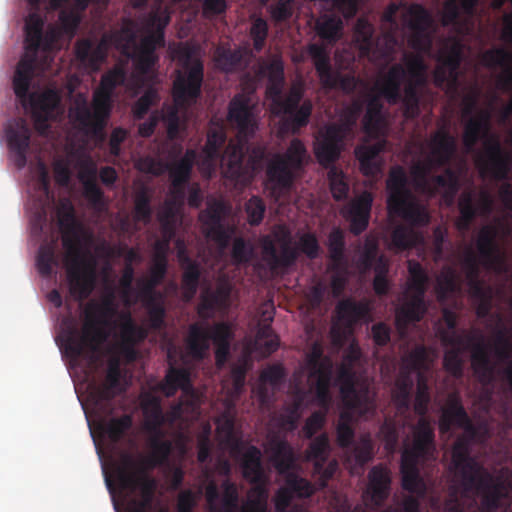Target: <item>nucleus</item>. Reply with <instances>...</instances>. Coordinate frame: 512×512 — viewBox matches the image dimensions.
I'll list each match as a JSON object with an SVG mask.
<instances>
[{
  "label": "nucleus",
  "instance_id": "1",
  "mask_svg": "<svg viewBox=\"0 0 512 512\" xmlns=\"http://www.w3.org/2000/svg\"><path fill=\"white\" fill-rule=\"evenodd\" d=\"M56 215L62 234V245L66 251L69 293L75 300L83 301L93 292L97 279V259L83 245L84 240H91V236L77 219L75 208L70 201H62Z\"/></svg>",
  "mask_w": 512,
  "mask_h": 512
},
{
  "label": "nucleus",
  "instance_id": "2",
  "mask_svg": "<svg viewBox=\"0 0 512 512\" xmlns=\"http://www.w3.org/2000/svg\"><path fill=\"white\" fill-rule=\"evenodd\" d=\"M115 315L117 307L112 290L100 302L90 301L83 311L81 330L69 326L63 331L62 347L65 354L73 360L82 357L94 361L95 354L110 335L108 328Z\"/></svg>",
  "mask_w": 512,
  "mask_h": 512
},
{
  "label": "nucleus",
  "instance_id": "3",
  "mask_svg": "<svg viewBox=\"0 0 512 512\" xmlns=\"http://www.w3.org/2000/svg\"><path fill=\"white\" fill-rule=\"evenodd\" d=\"M171 20L167 8L158 6L145 18L146 35L136 45V33L129 22L121 29L105 34L110 45L114 46L123 56L135 62L136 69L141 74H148L159 61L157 48L165 46V29Z\"/></svg>",
  "mask_w": 512,
  "mask_h": 512
},
{
  "label": "nucleus",
  "instance_id": "4",
  "mask_svg": "<svg viewBox=\"0 0 512 512\" xmlns=\"http://www.w3.org/2000/svg\"><path fill=\"white\" fill-rule=\"evenodd\" d=\"M407 69L400 63L392 65L376 83L379 95L390 105L402 104L403 115L416 119L420 115L419 87L426 84V65L420 56H409Z\"/></svg>",
  "mask_w": 512,
  "mask_h": 512
},
{
  "label": "nucleus",
  "instance_id": "5",
  "mask_svg": "<svg viewBox=\"0 0 512 512\" xmlns=\"http://www.w3.org/2000/svg\"><path fill=\"white\" fill-rule=\"evenodd\" d=\"M452 466L460 478L464 492H474L481 497L482 508L492 512L500 507L507 496L508 485L501 477L485 471L470 455V445L465 438H459L452 448Z\"/></svg>",
  "mask_w": 512,
  "mask_h": 512
},
{
  "label": "nucleus",
  "instance_id": "6",
  "mask_svg": "<svg viewBox=\"0 0 512 512\" xmlns=\"http://www.w3.org/2000/svg\"><path fill=\"white\" fill-rule=\"evenodd\" d=\"M442 340L452 348L444 353L443 366L445 370L456 378L463 375V348H471V364L477 380L482 385H490L495 380L496 366L491 362L488 345L480 332L469 333L465 337L444 332Z\"/></svg>",
  "mask_w": 512,
  "mask_h": 512
},
{
  "label": "nucleus",
  "instance_id": "7",
  "mask_svg": "<svg viewBox=\"0 0 512 512\" xmlns=\"http://www.w3.org/2000/svg\"><path fill=\"white\" fill-rule=\"evenodd\" d=\"M308 151L298 138L290 141L283 153H275L266 163L264 187L269 196L280 200L294 187L308 162Z\"/></svg>",
  "mask_w": 512,
  "mask_h": 512
},
{
  "label": "nucleus",
  "instance_id": "8",
  "mask_svg": "<svg viewBox=\"0 0 512 512\" xmlns=\"http://www.w3.org/2000/svg\"><path fill=\"white\" fill-rule=\"evenodd\" d=\"M413 427V440L401 455V486L407 492L423 496L428 491L427 484L420 474L419 461L429 457L435 450V431L427 416H419Z\"/></svg>",
  "mask_w": 512,
  "mask_h": 512
},
{
  "label": "nucleus",
  "instance_id": "9",
  "mask_svg": "<svg viewBox=\"0 0 512 512\" xmlns=\"http://www.w3.org/2000/svg\"><path fill=\"white\" fill-rule=\"evenodd\" d=\"M362 111V101L355 99L341 111L336 122L326 124L318 132L314 154L321 166L328 167L340 158L346 140L354 136V129Z\"/></svg>",
  "mask_w": 512,
  "mask_h": 512
},
{
  "label": "nucleus",
  "instance_id": "10",
  "mask_svg": "<svg viewBox=\"0 0 512 512\" xmlns=\"http://www.w3.org/2000/svg\"><path fill=\"white\" fill-rule=\"evenodd\" d=\"M430 154L424 160L414 162L410 174L415 189L419 192L435 195V188L430 182V174L435 168L448 165L456 153V139L450 132L441 128L430 138Z\"/></svg>",
  "mask_w": 512,
  "mask_h": 512
},
{
  "label": "nucleus",
  "instance_id": "11",
  "mask_svg": "<svg viewBox=\"0 0 512 512\" xmlns=\"http://www.w3.org/2000/svg\"><path fill=\"white\" fill-rule=\"evenodd\" d=\"M284 81H268L266 94L271 101V112L276 116H286L283 127L297 133L308 125L313 105L311 100L302 101L303 92L292 87L287 95L283 96Z\"/></svg>",
  "mask_w": 512,
  "mask_h": 512
},
{
  "label": "nucleus",
  "instance_id": "12",
  "mask_svg": "<svg viewBox=\"0 0 512 512\" xmlns=\"http://www.w3.org/2000/svg\"><path fill=\"white\" fill-rule=\"evenodd\" d=\"M150 454L148 456L140 455L138 458L129 452H123L120 455L119 462L114 464V474H120L125 471L130 477L144 481L149 479L154 486H157L156 480L149 472L157 467L167 466L170 463V457L173 452V443L164 439L163 430L158 433H149Z\"/></svg>",
  "mask_w": 512,
  "mask_h": 512
},
{
  "label": "nucleus",
  "instance_id": "13",
  "mask_svg": "<svg viewBox=\"0 0 512 512\" xmlns=\"http://www.w3.org/2000/svg\"><path fill=\"white\" fill-rule=\"evenodd\" d=\"M389 211L412 226H426L430 222L427 209L418 203L408 187V178L403 167H393L388 175Z\"/></svg>",
  "mask_w": 512,
  "mask_h": 512
},
{
  "label": "nucleus",
  "instance_id": "14",
  "mask_svg": "<svg viewBox=\"0 0 512 512\" xmlns=\"http://www.w3.org/2000/svg\"><path fill=\"white\" fill-rule=\"evenodd\" d=\"M182 70L177 71L172 87L175 104L181 108L193 105L201 96L204 81V64L196 56V48L183 45L178 50Z\"/></svg>",
  "mask_w": 512,
  "mask_h": 512
},
{
  "label": "nucleus",
  "instance_id": "15",
  "mask_svg": "<svg viewBox=\"0 0 512 512\" xmlns=\"http://www.w3.org/2000/svg\"><path fill=\"white\" fill-rule=\"evenodd\" d=\"M43 19L37 12H32L26 19L25 52L21 56L13 77L15 95L25 99L37 69L39 43L43 33Z\"/></svg>",
  "mask_w": 512,
  "mask_h": 512
},
{
  "label": "nucleus",
  "instance_id": "16",
  "mask_svg": "<svg viewBox=\"0 0 512 512\" xmlns=\"http://www.w3.org/2000/svg\"><path fill=\"white\" fill-rule=\"evenodd\" d=\"M226 140L227 135L223 125L209 128L206 143L202 149L204 163L212 165L221 158L226 164L225 175L234 181H238L247 173V167L244 165V145L242 143H229L224 154L221 155Z\"/></svg>",
  "mask_w": 512,
  "mask_h": 512
},
{
  "label": "nucleus",
  "instance_id": "17",
  "mask_svg": "<svg viewBox=\"0 0 512 512\" xmlns=\"http://www.w3.org/2000/svg\"><path fill=\"white\" fill-rule=\"evenodd\" d=\"M112 97V93L98 87L93 94L92 109L85 99L77 101L70 110V116L77 128L87 136L104 140Z\"/></svg>",
  "mask_w": 512,
  "mask_h": 512
},
{
  "label": "nucleus",
  "instance_id": "18",
  "mask_svg": "<svg viewBox=\"0 0 512 512\" xmlns=\"http://www.w3.org/2000/svg\"><path fill=\"white\" fill-rule=\"evenodd\" d=\"M308 53L313 61L316 73L322 86L326 89H340L346 94H352L359 86H363V80L354 73L342 74L334 71L331 66L330 55L326 47L321 44H310Z\"/></svg>",
  "mask_w": 512,
  "mask_h": 512
},
{
  "label": "nucleus",
  "instance_id": "19",
  "mask_svg": "<svg viewBox=\"0 0 512 512\" xmlns=\"http://www.w3.org/2000/svg\"><path fill=\"white\" fill-rule=\"evenodd\" d=\"M121 379L120 359L113 357L108 361L104 380L91 387L90 398L99 413L106 414L107 416L113 413L112 400L125 390Z\"/></svg>",
  "mask_w": 512,
  "mask_h": 512
},
{
  "label": "nucleus",
  "instance_id": "20",
  "mask_svg": "<svg viewBox=\"0 0 512 512\" xmlns=\"http://www.w3.org/2000/svg\"><path fill=\"white\" fill-rule=\"evenodd\" d=\"M114 475L120 492L129 498L126 512H148L157 486H154L149 479H143L144 481L134 479L125 471Z\"/></svg>",
  "mask_w": 512,
  "mask_h": 512
},
{
  "label": "nucleus",
  "instance_id": "21",
  "mask_svg": "<svg viewBox=\"0 0 512 512\" xmlns=\"http://www.w3.org/2000/svg\"><path fill=\"white\" fill-rule=\"evenodd\" d=\"M118 319L117 352L127 363H132L138 358L136 346L145 341L148 330L137 324L129 311L120 312Z\"/></svg>",
  "mask_w": 512,
  "mask_h": 512
},
{
  "label": "nucleus",
  "instance_id": "22",
  "mask_svg": "<svg viewBox=\"0 0 512 512\" xmlns=\"http://www.w3.org/2000/svg\"><path fill=\"white\" fill-rule=\"evenodd\" d=\"M330 444L326 433L315 437L306 449V459L313 462V474L318 477L317 486L324 489L338 470V462L329 460Z\"/></svg>",
  "mask_w": 512,
  "mask_h": 512
},
{
  "label": "nucleus",
  "instance_id": "23",
  "mask_svg": "<svg viewBox=\"0 0 512 512\" xmlns=\"http://www.w3.org/2000/svg\"><path fill=\"white\" fill-rule=\"evenodd\" d=\"M228 213V207L224 202L215 200L200 212L199 220L203 226L206 238L214 241L220 247L226 248L230 242L233 228L224 224V218Z\"/></svg>",
  "mask_w": 512,
  "mask_h": 512
},
{
  "label": "nucleus",
  "instance_id": "24",
  "mask_svg": "<svg viewBox=\"0 0 512 512\" xmlns=\"http://www.w3.org/2000/svg\"><path fill=\"white\" fill-rule=\"evenodd\" d=\"M403 24L411 31L409 44L415 50L426 51L431 47L428 28L432 23L428 10L421 4H411L402 15Z\"/></svg>",
  "mask_w": 512,
  "mask_h": 512
},
{
  "label": "nucleus",
  "instance_id": "25",
  "mask_svg": "<svg viewBox=\"0 0 512 512\" xmlns=\"http://www.w3.org/2000/svg\"><path fill=\"white\" fill-rule=\"evenodd\" d=\"M228 121L237 128L240 141L247 142L254 137L258 128L254 105L249 96L236 94L228 106Z\"/></svg>",
  "mask_w": 512,
  "mask_h": 512
},
{
  "label": "nucleus",
  "instance_id": "26",
  "mask_svg": "<svg viewBox=\"0 0 512 512\" xmlns=\"http://www.w3.org/2000/svg\"><path fill=\"white\" fill-rule=\"evenodd\" d=\"M7 145L17 169L27 164V153L30 147L31 129L23 118L11 121L5 130Z\"/></svg>",
  "mask_w": 512,
  "mask_h": 512
},
{
  "label": "nucleus",
  "instance_id": "27",
  "mask_svg": "<svg viewBox=\"0 0 512 512\" xmlns=\"http://www.w3.org/2000/svg\"><path fill=\"white\" fill-rule=\"evenodd\" d=\"M483 59L489 67H502L503 75L499 79L500 87L505 91L512 90V52L503 47L492 48L487 50ZM512 115V98L511 101L503 108L500 115L501 122L505 123Z\"/></svg>",
  "mask_w": 512,
  "mask_h": 512
},
{
  "label": "nucleus",
  "instance_id": "28",
  "mask_svg": "<svg viewBox=\"0 0 512 512\" xmlns=\"http://www.w3.org/2000/svg\"><path fill=\"white\" fill-rule=\"evenodd\" d=\"M453 426L462 428L470 433H474L475 430L458 393L449 394L446 406L443 408L439 419L440 432L448 433Z\"/></svg>",
  "mask_w": 512,
  "mask_h": 512
},
{
  "label": "nucleus",
  "instance_id": "29",
  "mask_svg": "<svg viewBox=\"0 0 512 512\" xmlns=\"http://www.w3.org/2000/svg\"><path fill=\"white\" fill-rule=\"evenodd\" d=\"M160 389L166 397H173L180 389L184 397L189 398L190 403L193 404L197 398L196 390L191 381V372L185 367H175L170 364L167 369Z\"/></svg>",
  "mask_w": 512,
  "mask_h": 512
},
{
  "label": "nucleus",
  "instance_id": "30",
  "mask_svg": "<svg viewBox=\"0 0 512 512\" xmlns=\"http://www.w3.org/2000/svg\"><path fill=\"white\" fill-rule=\"evenodd\" d=\"M371 208L372 197L369 193H364L363 195L351 200L342 208L341 214L347 221H349L351 233L354 235H360L367 229L370 220Z\"/></svg>",
  "mask_w": 512,
  "mask_h": 512
},
{
  "label": "nucleus",
  "instance_id": "31",
  "mask_svg": "<svg viewBox=\"0 0 512 512\" xmlns=\"http://www.w3.org/2000/svg\"><path fill=\"white\" fill-rule=\"evenodd\" d=\"M390 485V471L382 465H376L369 471L368 485L363 497L371 505L380 507L390 494Z\"/></svg>",
  "mask_w": 512,
  "mask_h": 512
},
{
  "label": "nucleus",
  "instance_id": "32",
  "mask_svg": "<svg viewBox=\"0 0 512 512\" xmlns=\"http://www.w3.org/2000/svg\"><path fill=\"white\" fill-rule=\"evenodd\" d=\"M512 165V156L506 152L497 139L491 140L486 146L485 168L496 180H505Z\"/></svg>",
  "mask_w": 512,
  "mask_h": 512
},
{
  "label": "nucleus",
  "instance_id": "33",
  "mask_svg": "<svg viewBox=\"0 0 512 512\" xmlns=\"http://www.w3.org/2000/svg\"><path fill=\"white\" fill-rule=\"evenodd\" d=\"M268 452L270 461L280 475L293 470L296 463V456L291 444L278 435H273L268 440Z\"/></svg>",
  "mask_w": 512,
  "mask_h": 512
},
{
  "label": "nucleus",
  "instance_id": "34",
  "mask_svg": "<svg viewBox=\"0 0 512 512\" xmlns=\"http://www.w3.org/2000/svg\"><path fill=\"white\" fill-rule=\"evenodd\" d=\"M196 157L195 150L187 149L184 156L170 167L169 174L175 199L184 200V187L191 177Z\"/></svg>",
  "mask_w": 512,
  "mask_h": 512
},
{
  "label": "nucleus",
  "instance_id": "35",
  "mask_svg": "<svg viewBox=\"0 0 512 512\" xmlns=\"http://www.w3.org/2000/svg\"><path fill=\"white\" fill-rule=\"evenodd\" d=\"M335 313L338 321L346 329L351 330L369 316L370 305L366 300L356 301L353 298H345L337 303Z\"/></svg>",
  "mask_w": 512,
  "mask_h": 512
},
{
  "label": "nucleus",
  "instance_id": "36",
  "mask_svg": "<svg viewBox=\"0 0 512 512\" xmlns=\"http://www.w3.org/2000/svg\"><path fill=\"white\" fill-rule=\"evenodd\" d=\"M110 46L106 35L96 45L89 39H81L75 45V54L79 61L97 68L107 58Z\"/></svg>",
  "mask_w": 512,
  "mask_h": 512
},
{
  "label": "nucleus",
  "instance_id": "37",
  "mask_svg": "<svg viewBox=\"0 0 512 512\" xmlns=\"http://www.w3.org/2000/svg\"><path fill=\"white\" fill-rule=\"evenodd\" d=\"M241 468L243 477L253 486L265 485L267 478L262 465V454L258 447L250 445L241 458Z\"/></svg>",
  "mask_w": 512,
  "mask_h": 512
},
{
  "label": "nucleus",
  "instance_id": "38",
  "mask_svg": "<svg viewBox=\"0 0 512 512\" xmlns=\"http://www.w3.org/2000/svg\"><path fill=\"white\" fill-rule=\"evenodd\" d=\"M386 141L380 140L374 144H361L355 148V156L360 164V170L365 176H376L381 171L378 161L379 154L385 149Z\"/></svg>",
  "mask_w": 512,
  "mask_h": 512
},
{
  "label": "nucleus",
  "instance_id": "39",
  "mask_svg": "<svg viewBox=\"0 0 512 512\" xmlns=\"http://www.w3.org/2000/svg\"><path fill=\"white\" fill-rule=\"evenodd\" d=\"M427 311L424 296L410 294L408 299L396 311V325L398 329H406L414 322H419Z\"/></svg>",
  "mask_w": 512,
  "mask_h": 512
},
{
  "label": "nucleus",
  "instance_id": "40",
  "mask_svg": "<svg viewBox=\"0 0 512 512\" xmlns=\"http://www.w3.org/2000/svg\"><path fill=\"white\" fill-rule=\"evenodd\" d=\"M83 184V195L89 204L96 209L105 206L104 192L97 184V168L93 163L85 165L79 173Z\"/></svg>",
  "mask_w": 512,
  "mask_h": 512
},
{
  "label": "nucleus",
  "instance_id": "41",
  "mask_svg": "<svg viewBox=\"0 0 512 512\" xmlns=\"http://www.w3.org/2000/svg\"><path fill=\"white\" fill-rule=\"evenodd\" d=\"M132 426L133 418L130 414H123L120 417L109 419L102 417L97 424L99 432L107 437L113 445L120 443Z\"/></svg>",
  "mask_w": 512,
  "mask_h": 512
},
{
  "label": "nucleus",
  "instance_id": "42",
  "mask_svg": "<svg viewBox=\"0 0 512 512\" xmlns=\"http://www.w3.org/2000/svg\"><path fill=\"white\" fill-rule=\"evenodd\" d=\"M16 97L22 102L30 101L33 114L37 122L45 123L48 116L56 109L59 103V96L55 91L48 90L41 94H27L25 99Z\"/></svg>",
  "mask_w": 512,
  "mask_h": 512
},
{
  "label": "nucleus",
  "instance_id": "43",
  "mask_svg": "<svg viewBox=\"0 0 512 512\" xmlns=\"http://www.w3.org/2000/svg\"><path fill=\"white\" fill-rule=\"evenodd\" d=\"M498 231L492 225H486L481 228L477 240L476 247L484 265L491 266L497 259L498 245L496 238Z\"/></svg>",
  "mask_w": 512,
  "mask_h": 512
},
{
  "label": "nucleus",
  "instance_id": "44",
  "mask_svg": "<svg viewBox=\"0 0 512 512\" xmlns=\"http://www.w3.org/2000/svg\"><path fill=\"white\" fill-rule=\"evenodd\" d=\"M188 354L195 360H203L210 348L209 329L194 323L189 327L186 340Z\"/></svg>",
  "mask_w": 512,
  "mask_h": 512
},
{
  "label": "nucleus",
  "instance_id": "45",
  "mask_svg": "<svg viewBox=\"0 0 512 512\" xmlns=\"http://www.w3.org/2000/svg\"><path fill=\"white\" fill-rule=\"evenodd\" d=\"M413 387L414 381L410 372L401 370L392 389V400L399 413L409 411Z\"/></svg>",
  "mask_w": 512,
  "mask_h": 512
},
{
  "label": "nucleus",
  "instance_id": "46",
  "mask_svg": "<svg viewBox=\"0 0 512 512\" xmlns=\"http://www.w3.org/2000/svg\"><path fill=\"white\" fill-rule=\"evenodd\" d=\"M490 129V114L487 111H481L477 117L468 120L464 127L463 143L467 149H472L482 136L486 135Z\"/></svg>",
  "mask_w": 512,
  "mask_h": 512
},
{
  "label": "nucleus",
  "instance_id": "47",
  "mask_svg": "<svg viewBox=\"0 0 512 512\" xmlns=\"http://www.w3.org/2000/svg\"><path fill=\"white\" fill-rule=\"evenodd\" d=\"M142 411L145 418V430L148 433L161 432L165 416L159 398L148 395L142 402Z\"/></svg>",
  "mask_w": 512,
  "mask_h": 512
},
{
  "label": "nucleus",
  "instance_id": "48",
  "mask_svg": "<svg viewBox=\"0 0 512 512\" xmlns=\"http://www.w3.org/2000/svg\"><path fill=\"white\" fill-rule=\"evenodd\" d=\"M459 217L456 220V227L461 232H466L470 229L473 221L478 215V205L475 201V194L473 191H464L458 199Z\"/></svg>",
  "mask_w": 512,
  "mask_h": 512
},
{
  "label": "nucleus",
  "instance_id": "49",
  "mask_svg": "<svg viewBox=\"0 0 512 512\" xmlns=\"http://www.w3.org/2000/svg\"><path fill=\"white\" fill-rule=\"evenodd\" d=\"M167 269L168 260H164L162 256H159L158 259L153 257L152 266L149 271V278L142 281L140 286V295L161 297L162 294L157 292L155 289L166 277Z\"/></svg>",
  "mask_w": 512,
  "mask_h": 512
},
{
  "label": "nucleus",
  "instance_id": "50",
  "mask_svg": "<svg viewBox=\"0 0 512 512\" xmlns=\"http://www.w3.org/2000/svg\"><path fill=\"white\" fill-rule=\"evenodd\" d=\"M311 376H317L315 384V399L318 405L328 410L331 396H330V383L332 379V371L330 365H319L316 371L311 372Z\"/></svg>",
  "mask_w": 512,
  "mask_h": 512
},
{
  "label": "nucleus",
  "instance_id": "51",
  "mask_svg": "<svg viewBox=\"0 0 512 512\" xmlns=\"http://www.w3.org/2000/svg\"><path fill=\"white\" fill-rule=\"evenodd\" d=\"M183 270L181 286L183 297L186 301H190L197 293L201 278V266L198 261L181 266Z\"/></svg>",
  "mask_w": 512,
  "mask_h": 512
},
{
  "label": "nucleus",
  "instance_id": "52",
  "mask_svg": "<svg viewBox=\"0 0 512 512\" xmlns=\"http://www.w3.org/2000/svg\"><path fill=\"white\" fill-rule=\"evenodd\" d=\"M283 476L285 480L284 486L288 489L293 497L300 499L309 498L316 492L317 489H320L319 486L316 487V485L311 481L301 477L292 470Z\"/></svg>",
  "mask_w": 512,
  "mask_h": 512
},
{
  "label": "nucleus",
  "instance_id": "53",
  "mask_svg": "<svg viewBox=\"0 0 512 512\" xmlns=\"http://www.w3.org/2000/svg\"><path fill=\"white\" fill-rule=\"evenodd\" d=\"M343 22L336 15L325 14L316 23L317 34L328 43H335L341 37Z\"/></svg>",
  "mask_w": 512,
  "mask_h": 512
},
{
  "label": "nucleus",
  "instance_id": "54",
  "mask_svg": "<svg viewBox=\"0 0 512 512\" xmlns=\"http://www.w3.org/2000/svg\"><path fill=\"white\" fill-rule=\"evenodd\" d=\"M254 345L262 357H268L278 349L279 338L270 324L264 323L259 326Z\"/></svg>",
  "mask_w": 512,
  "mask_h": 512
},
{
  "label": "nucleus",
  "instance_id": "55",
  "mask_svg": "<svg viewBox=\"0 0 512 512\" xmlns=\"http://www.w3.org/2000/svg\"><path fill=\"white\" fill-rule=\"evenodd\" d=\"M144 307L148 313L149 325L154 330H160L165 326L166 310L163 303V295L141 296Z\"/></svg>",
  "mask_w": 512,
  "mask_h": 512
},
{
  "label": "nucleus",
  "instance_id": "56",
  "mask_svg": "<svg viewBox=\"0 0 512 512\" xmlns=\"http://www.w3.org/2000/svg\"><path fill=\"white\" fill-rule=\"evenodd\" d=\"M430 182L435 188V194L439 189H444V196L450 202L453 201L460 188L458 175L451 168H446L441 175L430 177Z\"/></svg>",
  "mask_w": 512,
  "mask_h": 512
},
{
  "label": "nucleus",
  "instance_id": "57",
  "mask_svg": "<svg viewBox=\"0 0 512 512\" xmlns=\"http://www.w3.org/2000/svg\"><path fill=\"white\" fill-rule=\"evenodd\" d=\"M221 488L220 504H216L213 512H239V491L237 485L230 479H225L221 483Z\"/></svg>",
  "mask_w": 512,
  "mask_h": 512
},
{
  "label": "nucleus",
  "instance_id": "58",
  "mask_svg": "<svg viewBox=\"0 0 512 512\" xmlns=\"http://www.w3.org/2000/svg\"><path fill=\"white\" fill-rule=\"evenodd\" d=\"M329 258L332 261L333 269H338L345 260V236L341 228L335 227L328 235Z\"/></svg>",
  "mask_w": 512,
  "mask_h": 512
},
{
  "label": "nucleus",
  "instance_id": "59",
  "mask_svg": "<svg viewBox=\"0 0 512 512\" xmlns=\"http://www.w3.org/2000/svg\"><path fill=\"white\" fill-rule=\"evenodd\" d=\"M383 104L379 96H369L366 104V113L363 118L364 130L368 133H375L378 131L382 122Z\"/></svg>",
  "mask_w": 512,
  "mask_h": 512
},
{
  "label": "nucleus",
  "instance_id": "60",
  "mask_svg": "<svg viewBox=\"0 0 512 512\" xmlns=\"http://www.w3.org/2000/svg\"><path fill=\"white\" fill-rule=\"evenodd\" d=\"M269 493L265 485L253 486L239 512H267Z\"/></svg>",
  "mask_w": 512,
  "mask_h": 512
},
{
  "label": "nucleus",
  "instance_id": "61",
  "mask_svg": "<svg viewBox=\"0 0 512 512\" xmlns=\"http://www.w3.org/2000/svg\"><path fill=\"white\" fill-rule=\"evenodd\" d=\"M398 225L391 233V245L398 251L413 248L420 240V235L413 230L415 226Z\"/></svg>",
  "mask_w": 512,
  "mask_h": 512
},
{
  "label": "nucleus",
  "instance_id": "62",
  "mask_svg": "<svg viewBox=\"0 0 512 512\" xmlns=\"http://www.w3.org/2000/svg\"><path fill=\"white\" fill-rule=\"evenodd\" d=\"M408 272L411 294L425 297L429 278L422 265L417 261L410 260L408 261Z\"/></svg>",
  "mask_w": 512,
  "mask_h": 512
},
{
  "label": "nucleus",
  "instance_id": "63",
  "mask_svg": "<svg viewBox=\"0 0 512 512\" xmlns=\"http://www.w3.org/2000/svg\"><path fill=\"white\" fill-rule=\"evenodd\" d=\"M431 402L428 379L423 372L417 373V387L414 401V411L419 416H427Z\"/></svg>",
  "mask_w": 512,
  "mask_h": 512
},
{
  "label": "nucleus",
  "instance_id": "64",
  "mask_svg": "<svg viewBox=\"0 0 512 512\" xmlns=\"http://www.w3.org/2000/svg\"><path fill=\"white\" fill-rule=\"evenodd\" d=\"M126 80V66L124 63L119 62L102 75L99 87L114 94V90L119 86H123L126 83Z\"/></svg>",
  "mask_w": 512,
  "mask_h": 512
}]
</instances>
